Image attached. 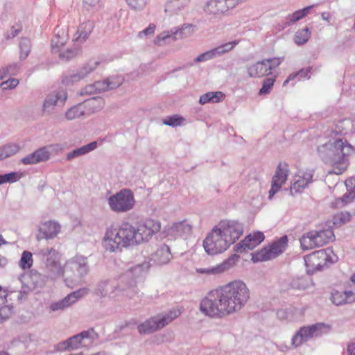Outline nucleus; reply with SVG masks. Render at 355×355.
Returning a JSON list of instances; mask_svg holds the SVG:
<instances>
[{
    "label": "nucleus",
    "mask_w": 355,
    "mask_h": 355,
    "mask_svg": "<svg viewBox=\"0 0 355 355\" xmlns=\"http://www.w3.org/2000/svg\"><path fill=\"white\" fill-rule=\"evenodd\" d=\"M184 121V119L182 116L178 114H174L169 116L164 119L163 123L168 126L177 127L182 125Z\"/></svg>",
    "instance_id": "6e6d98bb"
},
{
    "label": "nucleus",
    "mask_w": 355,
    "mask_h": 355,
    "mask_svg": "<svg viewBox=\"0 0 355 355\" xmlns=\"http://www.w3.org/2000/svg\"><path fill=\"white\" fill-rule=\"evenodd\" d=\"M98 339V334L93 329L83 331L68 338L71 350L89 347Z\"/></svg>",
    "instance_id": "dca6fc26"
},
{
    "label": "nucleus",
    "mask_w": 355,
    "mask_h": 355,
    "mask_svg": "<svg viewBox=\"0 0 355 355\" xmlns=\"http://www.w3.org/2000/svg\"><path fill=\"white\" fill-rule=\"evenodd\" d=\"M84 8L87 10L96 11L101 7V0H83Z\"/></svg>",
    "instance_id": "052dcab7"
},
{
    "label": "nucleus",
    "mask_w": 355,
    "mask_h": 355,
    "mask_svg": "<svg viewBox=\"0 0 355 355\" xmlns=\"http://www.w3.org/2000/svg\"><path fill=\"white\" fill-rule=\"evenodd\" d=\"M73 49H67L66 51L59 53V58L63 60H70L76 57L80 53L79 46H76Z\"/></svg>",
    "instance_id": "8fccbe9b"
},
{
    "label": "nucleus",
    "mask_w": 355,
    "mask_h": 355,
    "mask_svg": "<svg viewBox=\"0 0 355 355\" xmlns=\"http://www.w3.org/2000/svg\"><path fill=\"white\" fill-rule=\"evenodd\" d=\"M275 81V77H270L264 79L262 87L259 89V94L265 95L269 94L274 85Z\"/></svg>",
    "instance_id": "4d7b16f0"
},
{
    "label": "nucleus",
    "mask_w": 355,
    "mask_h": 355,
    "mask_svg": "<svg viewBox=\"0 0 355 355\" xmlns=\"http://www.w3.org/2000/svg\"><path fill=\"white\" fill-rule=\"evenodd\" d=\"M315 231L320 247L327 243L333 236V228L330 226L320 230Z\"/></svg>",
    "instance_id": "79ce46f5"
},
{
    "label": "nucleus",
    "mask_w": 355,
    "mask_h": 355,
    "mask_svg": "<svg viewBox=\"0 0 355 355\" xmlns=\"http://www.w3.org/2000/svg\"><path fill=\"white\" fill-rule=\"evenodd\" d=\"M304 262L307 274L313 275L322 270L328 262L331 263V259L325 250H320L305 256Z\"/></svg>",
    "instance_id": "f8f14e48"
},
{
    "label": "nucleus",
    "mask_w": 355,
    "mask_h": 355,
    "mask_svg": "<svg viewBox=\"0 0 355 355\" xmlns=\"http://www.w3.org/2000/svg\"><path fill=\"white\" fill-rule=\"evenodd\" d=\"M20 55L19 58L21 60H25L29 55L31 51V42L27 38H23L19 43Z\"/></svg>",
    "instance_id": "5fc2aeb1"
},
{
    "label": "nucleus",
    "mask_w": 355,
    "mask_h": 355,
    "mask_svg": "<svg viewBox=\"0 0 355 355\" xmlns=\"http://www.w3.org/2000/svg\"><path fill=\"white\" fill-rule=\"evenodd\" d=\"M160 230V221L153 218H146L137 227L129 223H123L119 227L111 226L106 229L103 245L106 250L116 252L148 242Z\"/></svg>",
    "instance_id": "f03ea898"
},
{
    "label": "nucleus",
    "mask_w": 355,
    "mask_h": 355,
    "mask_svg": "<svg viewBox=\"0 0 355 355\" xmlns=\"http://www.w3.org/2000/svg\"><path fill=\"white\" fill-rule=\"evenodd\" d=\"M265 61L268 63V67H270V74L271 73L272 71L277 67L282 62V60L277 58L266 59Z\"/></svg>",
    "instance_id": "774afa93"
},
{
    "label": "nucleus",
    "mask_w": 355,
    "mask_h": 355,
    "mask_svg": "<svg viewBox=\"0 0 355 355\" xmlns=\"http://www.w3.org/2000/svg\"><path fill=\"white\" fill-rule=\"evenodd\" d=\"M345 304H349L345 291L334 292V305L339 306Z\"/></svg>",
    "instance_id": "e2e57ef3"
},
{
    "label": "nucleus",
    "mask_w": 355,
    "mask_h": 355,
    "mask_svg": "<svg viewBox=\"0 0 355 355\" xmlns=\"http://www.w3.org/2000/svg\"><path fill=\"white\" fill-rule=\"evenodd\" d=\"M247 0H207L202 7L210 19H220Z\"/></svg>",
    "instance_id": "0eeeda50"
},
{
    "label": "nucleus",
    "mask_w": 355,
    "mask_h": 355,
    "mask_svg": "<svg viewBox=\"0 0 355 355\" xmlns=\"http://www.w3.org/2000/svg\"><path fill=\"white\" fill-rule=\"evenodd\" d=\"M21 67V64L20 63H12L6 67H1L0 69V80H3L8 76L17 75Z\"/></svg>",
    "instance_id": "37998d69"
},
{
    "label": "nucleus",
    "mask_w": 355,
    "mask_h": 355,
    "mask_svg": "<svg viewBox=\"0 0 355 355\" xmlns=\"http://www.w3.org/2000/svg\"><path fill=\"white\" fill-rule=\"evenodd\" d=\"M42 239L46 240L55 238L61 231V225L55 220H50L41 222L38 228Z\"/></svg>",
    "instance_id": "4be33fe9"
},
{
    "label": "nucleus",
    "mask_w": 355,
    "mask_h": 355,
    "mask_svg": "<svg viewBox=\"0 0 355 355\" xmlns=\"http://www.w3.org/2000/svg\"><path fill=\"white\" fill-rule=\"evenodd\" d=\"M33 263V254L29 251H24L21 254L19 266L24 270L29 269Z\"/></svg>",
    "instance_id": "de8ad7c7"
},
{
    "label": "nucleus",
    "mask_w": 355,
    "mask_h": 355,
    "mask_svg": "<svg viewBox=\"0 0 355 355\" xmlns=\"http://www.w3.org/2000/svg\"><path fill=\"white\" fill-rule=\"evenodd\" d=\"M21 173L17 171L0 175V184L6 183H15L17 182L21 178Z\"/></svg>",
    "instance_id": "09e8293b"
},
{
    "label": "nucleus",
    "mask_w": 355,
    "mask_h": 355,
    "mask_svg": "<svg viewBox=\"0 0 355 355\" xmlns=\"http://www.w3.org/2000/svg\"><path fill=\"white\" fill-rule=\"evenodd\" d=\"M68 40V26L64 25L58 26L54 30V36L51 41V47L53 52H59L60 47L63 46Z\"/></svg>",
    "instance_id": "5701e85b"
},
{
    "label": "nucleus",
    "mask_w": 355,
    "mask_h": 355,
    "mask_svg": "<svg viewBox=\"0 0 355 355\" xmlns=\"http://www.w3.org/2000/svg\"><path fill=\"white\" fill-rule=\"evenodd\" d=\"M8 290L0 286V322L9 318L13 313L12 306L4 305L7 301Z\"/></svg>",
    "instance_id": "c756f323"
},
{
    "label": "nucleus",
    "mask_w": 355,
    "mask_h": 355,
    "mask_svg": "<svg viewBox=\"0 0 355 355\" xmlns=\"http://www.w3.org/2000/svg\"><path fill=\"white\" fill-rule=\"evenodd\" d=\"M88 293L89 290L87 288H82L77 291H73L63 299L52 302L49 305V309L52 312L63 311L64 309L76 303L81 297L87 295Z\"/></svg>",
    "instance_id": "a211bd4d"
},
{
    "label": "nucleus",
    "mask_w": 355,
    "mask_h": 355,
    "mask_svg": "<svg viewBox=\"0 0 355 355\" xmlns=\"http://www.w3.org/2000/svg\"><path fill=\"white\" fill-rule=\"evenodd\" d=\"M249 299L246 284L234 280L209 292L201 300L200 310L209 317L222 318L241 311Z\"/></svg>",
    "instance_id": "f257e3e1"
},
{
    "label": "nucleus",
    "mask_w": 355,
    "mask_h": 355,
    "mask_svg": "<svg viewBox=\"0 0 355 355\" xmlns=\"http://www.w3.org/2000/svg\"><path fill=\"white\" fill-rule=\"evenodd\" d=\"M114 288L110 280H101L96 284L94 293L98 296L105 297Z\"/></svg>",
    "instance_id": "a19ab883"
},
{
    "label": "nucleus",
    "mask_w": 355,
    "mask_h": 355,
    "mask_svg": "<svg viewBox=\"0 0 355 355\" xmlns=\"http://www.w3.org/2000/svg\"><path fill=\"white\" fill-rule=\"evenodd\" d=\"M68 339L60 342L54 346L55 352L71 351Z\"/></svg>",
    "instance_id": "338daca9"
},
{
    "label": "nucleus",
    "mask_w": 355,
    "mask_h": 355,
    "mask_svg": "<svg viewBox=\"0 0 355 355\" xmlns=\"http://www.w3.org/2000/svg\"><path fill=\"white\" fill-rule=\"evenodd\" d=\"M354 200V198H353L351 191H347L342 198H338L334 201V205L344 206L352 202Z\"/></svg>",
    "instance_id": "680f3d73"
},
{
    "label": "nucleus",
    "mask_w": 355,
    "mask_h": 355,
    "mask_svg": "<svg viewBox=\"0 0 355 355\" xmlns=\"http://www.w3.org/2000/svg\"><path fill=\"white\" fill-rule=\"evenodd\" d=\"M317 153L325 164L333 163V141L331 138L324 139L318 146Z\"/></svg>",
    "instance_id": "393cba45"
},
{
    "label": "nucleus",
    "mask_w": 355,
    "mask_h": 355,
    "mask_svg": "<svg viewBox=\"0 0 355 355\" xmlns=\"http://www.w3.org/2000/svg\"><path fill=\"white\" fill-rule=\"evenodd\" d=\"M35 254L40 258L44 272V274L35 272L31 275L37 286H43L46 280L55 281L60 277H66V264L64 266L62 265V254L55 248H40Z\"/></svg>",
    "instance_id": "20e7f679"
},
{
    "label": "nucleus",
    "mask_w": 355,
    "mask_h": 355,
    "mask_svg": "<svg viewBox=\"0 0 355 355\" xmlns=\"http://www.w3.org/2000/svg\"><path fill=\"white\" fill-rule=\"evenodd\" d=\"M191 0H168L165 11L178 13L188 8Z\"/></svg>",
    "instance_id": "4c0bfd02"
},
{
    "label": "nucleus",
    "mask_w": 355,
    "mask_h": 355,
    "mask_svg": "<svg viewBox=\"0 0 355 355\" xmlns=\"http://www.w3.org/2000/svg\"><path fill=\"white\" fill-rule=\"evenodd\" d=\"M128 5L135 10H141L146 5V0H125Z\"/></svg>",
    "instance_id": "0e129e2a"
},
{
    "label": "nucleus",
    "mask_w": 355,
    "mask_h": 355,
    "mask_svg": "<svg viewBox=\"0 0 355 355\" xmlns=\"http://www.w3.org/2000/svg\"><path fill=\"white\" fill-rule=\"evenodd\" d=\"M180 315L178 310L173 309L166 313H162L151 317L138 325L140 334H149L162 329Z\"/></svg>",
    "instance_id": "1a4fd4ad"
},
{
    "label": "nucleus",
    "mask_w": 355,
    "mask_h": 355,
    "mask_svg": "<svg viewBox=\"0 0 355 355\" xmlns=\"http://www.w3.org/2000/svg\"><path fill=\"white\" fill-rule=\"evenodd\" d=\"M103 62L101 60H91L83 65L78 71L66 74L62 78V83L66 85H73L87 77Z\"/></svg>",
    "instance_id": "ddd939ff"
},
{
    "label": "nucleus",
    "mask_w": 355,
    "mask_h": 355,
    "mask_svg": "<svg viewBox=\"0 0 355 355\" xmlns=\"http://www.w3.org/2000/svg\"><path fill=\"white\" fill-rule=\"evenodd\" d=\"M40 162H46L50 158V150L47 146L39 148L36 150Z\"/></svg>",
    "instance_id": "69168bd1"
},
{
    "label": "nucleus",
    "mask_w": 355,
    "mask_h": 355,
    "mask_svg": "<svg viewBox=\"0 0 355 355\" xmlns=\"http://www.w3.org/2000/svg\"><path fill=\"white\" fill-rule=\"evenodd\" d=\"M19 150V145L14 143H9L0 147V153L2 154L3 159L15 155Z\"/></svg>",
    "instance_id": "a18cd8bd"
},
{
    "label": "nucleus",
    "mask_w": 355,
    "mask_h": 355,
    "mask_svg": "<svg viewBox=\"0 0 355 355\" xmlns=\"http://www.w3.org/2000/svg\"><path fill=\"white\" fill-rule=\"evenodd\" d=\"M172 259V255L169 247L166 245H162L154 254H152V259L155 263L159 265L168 263Z\"/></svg>",
    "instance_id": "7c9ffc66"
},
{
    "label": "nucleus",
    "mask_w": 355,
    "mask_h": 355,
    "mask_svg": "<svg viewBox=\"0 0 355 355\" xmlns=\"http://www.w3.org/2000/svg\"><path fill=\"white\" fill-rule=\"evenodd\" d=\"M67 96L64 90H56L49 93L44 99L42 112L46 114H53L56 108H62L64 105Z\"/></svg>",
    "instance_id": "2eb2a0df"
},
{
    "label": "nucleus",
    "mask_w": 355,
    "mask_h": 355,
    "mask_svg": "<svg viewBox=\"0 0 355 355\" xmlns=\"http://www.w3.org/2000/svg\"><path fill=\"white\" fill-rule=\"evenodd\" d=\"M24 275H21L18 278L14 280V282H19L21 284V289L19 291V294L18 295L19 300H22L25 296L31 291V288L25 284V279H26Z\"/></svg>",
    "instance_id": "3c124183"
},
{
    "label": "nucleus",
    "mask_w": 355,
    "mask_h": 355,
    "mask_svg": "<svg viewBox=\"0 0 355 355\" xmlns=\"http://www.w3.org/2000/svg\"><path fill=\"white\" fill-rule=\"evenodd\" d=\"M288 165L284 162L279 163L272 180L271 188L269 191V198L277 193L282 186L286 183L288 175Z\"/></svg>",
    "instance_id": "aec40b11"
},
{
    "label": "nucleus",
    "mask_w": 355,
    "mask_h": 355,
    "mask_svg": "<svg viewBox=\"0 0 355 355\" xmlns=\"http://www.w3.org/2000/svg\"><path fill=\"white\" fill-rule=\"evenodd\" d=\"M123 81L121 76H111L103 80L96 81L94 83L97 92H105L109 89H113L119 87Z\"/></svg>",
    "instance_id": "bb28decb"
},
{
    "label": "nucleus",
    "mask_w": 355,
    "mask_h": 355,
    "mask_svg": "<svg viewBox=\"0 0 355 355\" xmlns=\"http://www.w3.org/2000/svg\"><path fill=\"white\" fill-rule=\"evenodd\" d=\"M94 22L92 21H87L80 24L73 38L74 45L80 46L83 44L88 39L94 29Z\"/></svg>",
    "instance_id": "b1692460"
},
{
    "label": "nucleus",
    "mask_w": 355,
    "mask_h": 355,
    "mask_svg": "<svg viewBox=\"0 0 355 355\" xmlns=\"http://www.w3.org/2000/svg\"><path fill=\"white\" fill-rule=\"evenodd\" d=\"M265 60L248 67V73L251 78H261L270 74V67Z\"/></svg>",
    "instance_id": "c85d7f7f"
},
{
    "label": "nucleus",
    "mask_w": 355,
    "mask_h": 355,
    "mask_svg": "<svg viewBox=\"0 0 355 355\" xmlns=\"http://www.w3.org/2000/svg\"><path fill=\"white\" fill-rule=\"evenodd\" d=\"M87 116L86 114V111L85 110V107L83 104L78 103L69 109L67 110L65 112V118L68 121H71L78 118H80V116Z\"/></svg>",
    "instance_id": "ea45409f"
},
{
    "label": "nucleus",
    "mask_w": 355,
    "mask_h": 355,
    "mask_svg": "<svg viewBox=\"0 0 355 355\" xmlns=\"http://www.w3.org/2000/svg\"><path fill=\"white\" fill-rule=\"evenodd\" d=\"M243 231V224L238 221L222 220L207 235L204 249L210 255L220 254L234 243Z\"/></svg>",
    "instance_id": "7ed1b4c3"
},
{
    "label": "nucleus",
    "mask_w": 355,
    "mask_h": 355,
    "mask_svg": "<svg viewBox=\"0 0 355 355\" xmlns=\"http://www.w3.org/2000/svg\"><path fill=\"white\" fill-rule=\"evenodd\" d=\"M96 147H97L96 141H92L87 145H85L83 146L76 148V149L69 152L66 155V159L67 161H71L73 158L83 156L84 155H86V154L92 152V150L96 149Z\"/></svg>",
    "instance_id": "c9c22d12"
},
{
    "label": "nucleus",
    "mask_w": 355,
    "mask_h": 355,
    "mask_svg": "<svg viewBox=\"0 0 355 355\" xmlns=\"http://www.w3.org/2000/svg\"><path fill=\"white\" fill-rule=\"evenodd\" d=\"M67 276L64 282L68 286H71L69 281L70 276L68 275V270L76 271L78 277L81 278L87 275L89 272V265L87 258L82 255H76L66 263Z\"/></svg>",
    "instance_id": "f3484780"
},
{
    "label": "nucleus",
    "mask_w": 355,
    "mask_h": 355,
    "mask_svg": "<svg viewBox=\"0 0 355 355\" xmlns=\"http://www.w3.org/2000/svg\"><path fill=\"white\" fill-rule=\"evenodd\" d=\"M265 239L261 232H254L248 234L243 240L234 246V252L237 253L247 252L259 245Z\"/></svg>",
    "instance_id": "6ab92c4d"
},
{
    "label": "nucleus",
    "mask_w": 355,
    "mask_h": 355,
    "mask_svg": "<svg viewBox=\"0 0 355 355\" xmlns=\"http://www.w3.org/2000/svg\"><path fill=\"white\" fill-rule=\"evenodd\" d=\"M314 283L310 277H297L293 278L288 283V288L293 290H305L313 286Z\"/></svg>",
    "instance_id": "f704fd0d"
},
{
    "label": "nucleus",
    "mask_w": 355,
    "mask_h": 355,
    "mask_svg": "<svg viewBox=\"0 0 355 355\" xmlns=\"http://www.w3.org/2000/svg\"><path fill=\"white\" fill-rule=\"evenodd\" d=\"M311 71V68L308 67L305 69H301L297 73H291L288 76V77L284 80L283 83V86H286L291 80H293L295 78L299 77V80L302 78H309L310 76H309V73Z\"/></svg>",
    "instance_id": "603ef678"
},
{
    "label": "nucleus",
    "mask_w": 355,
    "mask_h": 355,
    "mask_svg": "<svg viewBox=\"0 0 355 355\" xmlns=\"http://www.w3.org/2000/svg\"><path fill=\"white\" fill-rule=\"evenodd\" d=\"M352 126V121L344 119L339 121L334 128V174L340 175L347 170L349 157L354 153L353 146L345 139L336 136L347 134Z\"/></svg>",
    "instance_id": "39448f33"
},
{
    "label": "nucleus",
    "mask_w": 355,
    "mask_h": 355,
    "mask_svg": "<svg viewBox=\"0 0 355 355\" xmlns=\"http://www.w3.org/2000/svg\"><path fill=\"white\" fill-rule=\"evenodd\" d=\"M314 170L299 171L291 186V193H297L303 191L313 180Z\"/></svg>",
    "instance_id": "412c9836"
},
{
    "label": "nucleus",
    "mask_w": 355,
    "mask_h": 355,
    "mask_svg": "<svg viewBox=\"0 0 355 355\" xmlns=\"http://www.w3.org/2000/svg\"><path fill=\"white\" fill-rule=\"evenodd\" d=\"M103 62L101 60H91L83 65L78 71L66 74L62 78V83L66 85H73L87 77Z\"/></svg>",
    "instance_id": "4468645a"
},
{
    "label": "nucleus",
    "mask_w": 355,
    "mask_h": 355,
    "mask_svg": "<svg viewBox=\"0 0 355 355\" xmlns=\"http://www.w3.org/2000/svg\"><path fill=\"white\" fill-rule=\"evenodd\" d=\"M225 98V95L222 92H209L200 96L199 103L201 105L208 103H217L223 101Z\"/></svg>",
    "instance_id": "e433bc0d"
},
{
    "label": "nucleus",
    "mask_w": 355,
    "mask_h": 355,
    "mask_svg": "<svg viewBox=\"0 0 355 355\" xmlns=\"http://www.w3.org/2000/svg\"><path fill=\"white\" fill-rule=\"evenodd\" d=\"M314 5L306 6L302 9L297 10L294 12L288 15L284 21V27L290 26L300 19L304 18L313 10Z\"/></svg>",
    "instance_id": "2f4dec72"
},
{
    "label": "nucleus",
    "mask_w": 355,
    "mask_h": 355,
    "mask_svg": "<svg viewBox=\"0 0 355 355\" xmlns=\"http://www.w3.org/2000/svg\"><path fill=\"white\" fill-rule=\"evenodd\" d=\"M315 230L304 234L300 239L301 248L303 250H309L320 247Z\"/></svg>",
    "instance_id": "473e14b6"
},
{
    "label": "nucleus",
    "mask_w": 355,
    "mask_h": 355,
    "mask_svg": "<svg viewBox=\"0 0 355 355\" xmlns=\"http://www.w3.org/2000/svg\"><path fill=\"white\" fill-rule=\"evenodd\" d=\"M232 265V260L228 259L215 267L197 269V272L201 274H219L230 269Z\"/></svg>",
    "instance_id": "58836bf2"
},
{
    "label": "nucleus",
    "mask_w": 355,
    "mask_h": 355,
    "mask_svg": "<svg viewBox=\"0 0 355 355\" xmlns=\"http://www.w3.org/2000/svg\"><path fill=\"white\" fill-rule=\"evenodd\" d=\"M216 54L214 52V49L209 50L203 53H201L198 57H196L193 62H206L212 59L216 58Z\"/></svg>",
    "instance_id": "13d9d810"
},
{
    "label": "nucleus",
    "mask_w": 355,
    "mask_h": 355,
    "mask_svg": "<svg viewBox=\"0 0 355 355\" xmlns=\"http://www.w3.org/2000/svg\"><path fill=\"white\" fill-rule=\"evenodd\" d=\"M311 36V31L309 28L297 31L294 36V42L297 45H303L308 42Z\"/></svg>",
    "instance_id": "49530a36"
},
{
    "label": "nucleus",
    "mask_w": 355,
    "mask_h": 355,
    "mask_svg": "<svg viewBox=\"0 0 355 355\" xmlns=\"http://www.w3.org/2000/svg\"><path fill=\"white\" fill-rule=\"evenodd\" d=\"M192 230L191 225L187 220L173 223L168 229V234L175 239L179 237H187Z\"/></svg>",
    "instance_id": "a878e982"
},
{
    "label": "nucleus",
    "mask_w": 355,
    "mask_h": 355,
    "mask_svg": "<svg viewBox=\"0 0 355 355\" xmlns=\"http://www.w3.org/2000/svg\"><path fill=\"white\" fill-rule=\"evenodd\" d=\"M352 218V215L348 211H339L334 214V226L340 225L348 223Z\"/></svg>",
    "instance_id": "864d4df0"
},
{
    "label": "nucleus",
    "mask_w": 355,
    "mask_h": 355,
    "mask_svg": "<svg viewBox=\"0 0 355 355\" xmlns=\"http://www.w3.org/2000/svg\"><path fill=\"white\" fill-rule=\"evenodd\" d=\"M191 28V26H187L182 28H174L169 31H164L157 37V43L161 45V42H167L174 41L178 39H182L184 37V31Z\"/></svg>",
    "instance_id": "cd10ccee"
},
{
    "label": "nucleus",
    "mask_w": 355,
    "mask_h": 355,
    "mask_svg": "<svg viewBox=\"0 0 355 355\" xmlns=\"http://www.w3.org/2000/svg\"><path fill=\"white\" fill-rule=\"evenodd\" d=\"M239 43V40H233L224 44H222L214 48L216 58L220 57L223 55L231 51Z\"/></svg>",
    "instance_id": "c03bdc74"
},
{
    "label": "nucleus",
    "mask_w": 355,
    "mask_h": 355,
    "mask_svg": "<svg viewBox=\"0 0 355 355\" xmlns=\"http://www.w3.org/2000/svg\"><path fill=\"white\" fill-rule=\"evenodd\" d=\"M135 204L133 193L128 189H123L108 198L111 210L116 213H124L131 210Z\"/></svg>",
    "instance_id": "9d476101"
},
{
    "label": "nucleus",
    "mask_w": 355,
    "mask_h": 355,
    "mask_svg": "<svg viewBox=\"0 0 355 355\" xmlns=\"http://www.w3.org/2000/svg\"><path fill=\"white\" fill-rule=\"evenodd\" d=\"M331 326L322 322L304 326L300 328L291 338V345L296 348L312 339L329 332Z\"/></svg>",
    "instance_id": "6e6552de"
},
{
    "label": "nucleus",
    "mask_w": 355,
    "mask_h": 355,
    "mask_svg": "<svg viewBox=\"0 0 355 355\" xmlns=\"http://www.w3.org/2000/svg\"><path fill=\"white\" fill-rule=\"evenodd\" d=\"M287 245L288 237L285 235L274 241L271 245L252 254V261L257 263L273 259L283 253Z\"/></svg>",
    "instance_id": "9b49d317"
},
{
    "label": "nucleus",
    "mask_w": 355,
    "mask_h": 355,
    "mask_svg": "<svg viewBox=\"0 0 355 355\" xmlns=\"http://www.w3.org/2000/svg\"><path fill=\"white\" fill-rule=\"evenodd\" d=\"M19 83L17 78H9L0 84V89L2 91L10 90L15 89Z\"/></svg>",
    "instance_id": "bf43d9fd"
},
{
    "label": "nucleus",
    "mask_w": 355,
    "mask_h": 355,
    "mask_svg": "<svg viewBox=\"0 0 355 355\" xmlns=\"http://www.w3.org/2000/svg\"><path fill=\"white\" fill-rule=\"evenodd\" d=\"M150 268L149 261H144L140 264L132 266L120 277L121 283L126 282L125 286L120 285L116 289L121 291L123 295L128 298H134L138 294L136 278L146 273Z\"/></svg>",
    "instance_id": "423d86ee"
},
{
    "label": "nucleus",
    "mask_w": 355,
    "mask_h": 355,
    "mask_svg": "<svg viewBox=\"0 0 355 355\" xmlns=\"http://www.w3.org/2000/svg\"><path fill=\"white\" fill-rule=\"evenodd\" d=\"M87 116L101 110L105 105L104 99L101 96L89 98L83 103Z\"/></svg>",
    "instance_id": "72a5a7b5"
}]
</instances>
